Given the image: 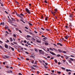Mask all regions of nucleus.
Here are the masks:
<instances>
[{"label":"nucleus","mask_w":75,"mask_h":75,"mask_svg":"<svg viewBox=\"0 0 75 75\" xmlns=\"http://www.w3.org/2000/svg\"><path fill=\"white\" fill-rule=\"evenodd\" d=\"M15 1L16 2V3L17 4H18L19 3H18V2H17V1Z\"/></svg>","instance_id":"nucleus-29"},{"label":"nucleus","mask_w":75,"mask_h":75,"mask_svg":"<svg viewBox=\"0 0 75 75\" xmlns=\"http://www.w3.org/2000/svg\"><path fill=\"white\" fill-rule=\"evenodd\" d=\"M34 50L35 52H38V50L37 49H35Z\"/></svg>","instance_id":"nucleus-22"},{"label":"nucleus","mask_w":75,"mask_h":75,"mask_svg":"<svg viewBox=\"0 0 75 75\" xmlns=\"http://www.w3.org/2000/svg\"><path fill=\"white\" fill-rule=\"evenodd\" d=\"M47 18H47V17L45 18V20H46V21H47V20H48Z\"/></svg>","instance_id":"nucleus-35"},{"label":"nucleus","mask_w":75,"mask_h":75,"mask_svg":"<svg viewBox=\"0 0 75 75\" xmlns=\"http://www.w3.org/2000/svg\"><path fill=\"white\" fill-rule=\"evenodd\" d=\"M34 64H37V62H35L34 63Z\"/></svg>","instance_id":"nucleus-64"},{"label":"nucleus","mask_w":75,"mask_h":75,"mask_svg":"<svg viewBox=\"0 0 75 75\" xmlns=\"http://www.w3.org/2000/svg\"><path fill=\"white\" fill-rule=\"evenodd\" d=\"M50 53L51 54H52V55H56V54H55V53L52 52V51H50Z\"/></svg>","instance_id":"nucleus-5"},{"label":"nucleus","mask_w":75,"mask_h":75,"mask_svg":"<svg viewBox=\"0 0 75 75\" xmlns=\"http://www.w3.org/2000/svg\"><path fill=\"white\" fill-rule=\"evenodd\" d=\"M21 59H24V57H21Z\"/></svg>","instance_id":"nucleus-47"},{"label":"nucleus","mask_w":75,"mask_h":75,"mask_svg":"<svg viewBox=\"0 0 75 75\" xmlns=\"http://www.w3.org/2000/svg\"><path fill=\"white\" fill-rule=\"evenodd\" d=\"M37 42H39V43H41V42L38 40H36Z\"/></svg>","instance_id":"nucleus-20"},{"label":"nucleus","mask_w":75,"mask_h":75,"mask_svg":"<svg viewBox=\"0 0 75 75\" xmlns=\"http://www.w3.org/2000/svg\"><path fill=\"white\" fill-rule=\"evenodd\" d=\"M51 71H52V73H54V70H51Z\"/></svg>","instance_id":"nucleus-59"},{"label":"nucleus","mask_w":75,"mask_h":75,"mask_svg":"<svg viewBox=\"0 0 75 75\" xmlns=\"http://www.w3.org/2000/svg\"><path fill=\"white\" fill-rule=\"evenodd\" d=\"M56 57H61V55L60 54H57Z\"/></svg>","instance_id":"nucleus-42"},{"label":"nucleus","mask_w":75,"mask_h":75,"mask_svg":"<svg viewBox=\"0 0 75 75\" xmlns=\"http://www.w3.org/2000/svg\"><path fill=\"white\" fill-rule=\"evenodd\" d=\"M73 17V16H72V15H69V17Z\"/></svg>","instance_id":"nucleus-27"},{"label":"nucleus","mask_w":75,"mask_h":75,"mask_svg":"<svg viewBox=\"0 0 75 75\" xmlns=\"http://www.w3.org/2000/svg\"><path fill=\"white\" fill-rule=\"evenodd\" d=\"M10 41H11V42H12V41H13V39H12V38H10Z\"/></svg>","instance_id":"nucleus-17"},{"label":"nucleus","mask_w":75,"mask_h":75,"mask_svg":"<svg viewBox=\"0 0 75 75\" xmlns=\"http://www.w3.org/2000/svg\"><path fill=\"white\" fill-rule=\"evenodd\" d=\"M4 12H5V13H6V14H8V12H7L6 11H4Z\"/></svg>","instance_id":"nucleus-58"},{"label":"nucleus","mask_w":75,"mask_h":75,"mask_svg":"<svg viewBox=\"0 0 75 75\" xmlns=\"http://www.w3.org/2000/svg\"><path fill=\"white\" fill-rule=\"evenodd\" d=\"M43 40H47L48 39V38H43Z\"/></svg>","instance_id":"nucleus-18"},{"label":"nucleus","mask_w":75,"mask_h":75,"mask_svg":"<svg viewBox=\"0 0 75 75\" xmlns=\"http://www.w3.org/2000/svg\"><path fill=\"white\" fill-rule=\"evenodd\" d=\"M5 57L6 58H9V56H7V55H5Z\"/></svg>","instance_id":"nucleus-14"},{"label":"nucleus","mask_w":75,"mask_h":75,"mask_svg":"<svg viewBox=\"0 0 75 75\" xmlns=\"http://www.w3.org/2000/svg\"><path fill=\"white\" fill-rule=\"evenodd\" d=\"M5 29H6H6H8V27H7L6 26V27H5Z\"/></svg>","instance_id":"nucleus-49"},{"label":"nucleus","mask_w":75,"mask_h":75,"mask_svg":"<svg viewBox=\"0 0 75 75\" xmlns=\"http://www.w3.org/2000/svg\"><path fill=\"white\" fill-rule=\"evenodd\" d=\"M20 21H22V22H23V23H24L25 24V22L24 21H23V20L22 19H20Z\"/></svg>","instance_id":"nucleus-13"},{"label":"nucleus","mask_w":75,"mask_h":75,"mask_svg":"<svg viewBox=\"0 0 75 75\" xmlns=\"http://www.w3.org/2000/svg\"><path fill=\"white\" fill-rule=\"evenodd\" d=\"M34 61L33 60L31 62V63H32V64H34Z\"/></svg>","instance_id":"nucleus-44"},{"label":"nucleus","mask_w":75,"mask_h":75,"mask_svg":"<svg viewBox=\"0 0 75 75\" xmlns=\"http://www.w3.org/2000/svg\"><path fill=\"white\" fill-rule=\"evenodd\" d=\"M4 46L7 49H8V46H7V45H5Z\"/></svg>","instance_id":"nucleus-9"},{"label":"nucleus","mask_w":75,"mask_h":75,"mask_svg":"<svg viewBox=\"0 0 75 75\" xmlns=\"http://www.w3.org/2000/svg\"><path fill=\"white\" fill-rule=\"evenodd\" d=\"M28 33H29L30 34H31L32 35H33V33H32V32H28Z\"/></svg>","instance_id":"nucleus-40"},{"label":"nucleus","mask_w":75,"mask_h":75,"mask_svg":"<svg viewBox=\"0 0 75 75\" xmlns=\"http://www.w3.org/2000/svg\"><path fill=\"white\" fill-rule=\"evenodd\" d=\"M64 37L65 39H66V40H67L68 39V35H67L66 36H65Z\"/></svg>","instance_id":"nucleus-11"},{"label":"nucleus","mask_w":75,"mask_h":75,"mask_svg":"<svg viewBox=\"0 0 75 75\" xmlns=\"http://www.w3.org/2000/svg\"><path fill=\"white\" fill-rule=\"evenodd\" d=\"M25 9L28 13L29 14H30V13H31V12H30L29 9H28L27 8H25Z\"/></svg>","instance_id":"nucleus-3"},{"label":"nucleus","mask_w":75,"mask_h":75,"mask_svg":"<svg viewBox=\"0 0 75 75\" xmlns=\"http://www.w3.org/2000/svg\"><path fill=\"white\" fill-rule=\"evenodd\" d=\"M8 31H9L10 33H11V30H10L9 29H8Z\"/></svg>","instance_id":"nucleus-33"},{"label":"nucleus","mask_w":75,"mask_h":75,"mask_svg":"<svg viewBox=\"0 0 75 75\" xmlns=\"http://www.w3.org/2000/svg\"><path fill=\"white\" fill-rule=\"evenodd\" d=\"M10 48H11L12 49V50L13 51H14V48H13L11 47H10Z\"/></svg>","instance_id":"nucleus-16"},{"label":"nucleus","mask_w":75,"mask_h":75,"mask_svg":"<svg viewBox=\"0 0 75 75\" xmlns=\"http://www.w3.org/2000/svg\"><path fill=\"white\" fill-rule=\"evenodd\" d=\"M30 68H31L32 69H34V68L32 66H31L30 67Z\"/></svg>","instance_id":"nucleus-36"},{"label":"nucleus","mask_w":75,"mask_h":75,"mask_svg":"<svg viewBox=\"0 0 75 75\" xmlns=\"http://www.w3.org/2000/svg\"><path fill=\"white\" fill-rule=\"evenodd\" d=\"M70 60H71L72 61H74V59H72V58H70Z\"/></svg>","instance_id":"nucleus-30"},{"label":"nucleus","mask_w":75,"mask_h":75,"mask_svg":"<svg viewBox=\"0 0 75 75\" xmlns=\"http://www.w3.org/2000/svg\"><path fill=\"white\" fill-rule=\"evenodd\" d=\"M68 61L69 63H72V62L71 61L69 60Z\"/></svg>","instance_id":"nucleus-31"},{"label":"nucleus","mask_w":75,"mask_h":75,"mask_svg":"<svg viewBox=\"0 0 75 75\" xmlns=\"http://www.w3.org/2000/svg\"><path fill=\"white\" fill-rule=\"evenodd\" d=\"M5 32L6 33H7L8 34H9V33H8L7 31H6Z\"/></svg>","instance_id":"nucleus-48"},{"label":"nucleus","mask_w":75,"mask_h":75,"mask_svg":"<svg viewBox=\"0 0 75 75\" xmlns=\"http://www.w3.org/2000/svg\"><path fill=\"white\" fill-rule=\"evenodd\" d=\"M6 68H7L8 69V68H9V67H8V66H6Z\"/></svg>","instance_id":"nucleus-62"},{"label":"nucleus","mask_w":75,"mask_h":75,"mask_svg":"<svg viewBox=\"0 0 75 75\" xmlns=\"http://www.w3.org/2000/svg\"><path fill=\"white\" fill-rule=\"evenodd\" d=\"M28 23H29V25H31V26L32 25H33L31 23H30V22H29Z\"/></svg>","instance_id":"nucleus-34"},{"label":"nucleus","mask_w":75,"mask_h":75,"mask_svg":"<svg viewBox=\"0 0 75 75\" xmlns=\"http://www.w3.org/2000/svg\"><path fill=\"white\" fill-rule=\"evenodd\" d=\"M49 49L50 50H51V51H54V50H53L51 48H50Z\"/></svg>","instance_id":"nucleus-39"},{"label":"nucleus","mask_w":75,"mask_h":75,"mask_svg":"<svg viewBox=\"0 0 75 75\" xmlns=\"http://www.w3.org/2000/svg\"><path fill=\"white\" fill-rule=\"evenodd\" d=\"M24 30L25 31H26L27 33H28V30Z\"/></svg>","instance_id":"nucleus-60"},{"label":"nucleus","mask_w":75,"mask_h":75,"mask_svg":"<svg viewBox=\"0 0 75 75\" xmlns=\"http://www.w3.org/2000/svg\"><path fill=\"white\" fill-rule=\"evenodd\" d=\"M51 13L53 14V16H55V14L54 13H56V11H55L54 12L51 11Z\"/></svg>","instance_id":"nucleus-4"},{"label":"nucleus","mask_w":75,"mask_h":75,"mask_svg":"<svg viewBox=\"0 0 75 75\" xmlns=\"http://www.w3.org/2000/svg\"><path fill=\"white\" fill-rule=\"evenodd\" d=\"M6 72L7 73H12V72H13V71H12L11 70H10V71H6Z\"/></svg>","instance_id":"nucleus-6"},{"label":"nucleus","mask_w":75,"mask_h":75,"mask_svg":"<svg viewBox=\"0 0 75 75\" xmlns=\"http://www.w3.org/2000/svg\"><path fill=\"white\" fill-rule=\"evenodd\" d=\"M66 52H66V51H64L63 50V51L62 52V53H63V54H65L66 53Z\"/></svg>","instance_id":"nucleus-15"},{"label":"nucleus","mask_w":75,"mask_h":75,"mask_svg":"<svg viewBox=\"0 0 75 75\" xmlns=\"http://www.w3.org/2000/svg\"><path fill=\"white\" fill-rule=\"evenodd\" d=\"M66 71H67V72H68L69 71H71V70H68V69H66Z\"/></svg>","instance_id":"nucleus-24"},{"label":"nucleus","mask_w":75,"mask_h":75,"mask_svg":"<svg viewBox=\"0 0 75 75\" xmlns=\"http://www.w3.org/2000/svg\"><path fill=\"white\" fill-rule=\"evenodd\" d=\"M53 49L54 50V51H57V50H56L55 49L53 48Z\"/></svg>","instance_id":"nucleus-41"},{"label":"nucleus","mask_w":75,"mask_h":75,"mask_svg":"<svg viewBox=\"0 0 75 75\" xmlns=\"http://www.w3.org/2000/svg\"><path fill=\"white\" fill-rule=\"evenodd\" d=\"M39 62H40V63H42V61H41V60H39Z\"/></svg>","instance_id":"nucleus-63"},{"label":"nucleus","mask_w":75,"mask_h":75,"mask_svg":"<svg viewBox=\"0 0 75 75\" xmlns=\"http://www.w3.org/2000/svg\"><path fill=\"white\" fill-rule=\"evenodd\" d=\"M27 37H29V38H30V37H31V36L29 35H27Z\"/></svg>","instance_id":"nucleus-43"},{"label":"nucleus","mask_w":75,"mask_h":75,"mask_svg":"<svg viewBox=\"0 0 75 75\" xmlns=\"http://www.w3.org/2000/svg\"><path fill=\"white\" fill-rule=\"evenodd\" d=\"M13 36L14 37H16V35L15 34H13Z\"/></svg>","instance_id":"nucleus-51"},{"label":"nucleus","mask_w":75,"mask_h":75,"mask_svg":"<svg viewBox=\"0 0 75 75\" xmlns=\"http://www.w3.org/2000/svg\"><path fill=\"white\" fill-rule=\"evenodd\" d=\"M47 51L48 52V51H50V50L49 49V48H47Z\"/></svg>","instance_id":"nucleus-37"},{"label":"nucleus","mask_w":75,"mask_h":75,"mask_svg":"<svg viewBox=\"0 0 75 75\" xmlns=\"http://www.w3.org/2000/svg\"><path fill=\"white\" fill-rule=\"evenodd\" d=\"M41 29H42V30H43L44 31L45 30L44 28H41Z\"/></svg>","instance_id":"nucleus-56"},{"label":"nucleus","mask_w":75,"mask_h":75,"mask_svg":"<svg viewBox=\"0 0 75 75\" xmlns=\"http://www.w3.org/2000/svg\"><path fill=\"white\" fill-rule=\"evenodd\" d=\"M18 31H19V32H20V33H22V32H21V31L20 30H18Z\"/></svg>","instance_id":"nucleus-50"},{"label":"nucleus","mask_w":75,"mask_h":75,"mask_svg":"<svg viewBox=\"0 0 75 75\" xmlns=\"http://www.w3.org/2000/svg\"><path fill=\"white\" fill-rule=\"evenodd\" d=\"M61 68H62V69H63L64 70H65V68L63 67H62Z\"/></svg>","instance_id":"nucleus-38"},{"label":"nucleus","mask_w":75,"mask_h":75,"mask_svg":"<svg viewBox=\"0 0 75 75\" xmlns=\"http://www.w3.org/2000/svg\"><path fill=\"white\" fill-rule=\"evenodd\" d=\"M39 52L41 54H43V55H44V51H42L41 50H39Z\"/></svg>","instance_id":"nucleus-1"},{"label":"nucleus","mask_w":75,"mask_h":75,"mask_svg":"<svg viewBox=\"0 0 75 75\" xmlns=\"http://www.w3.org/2000/svg\"><path fill=\"white\" fill-rule=\"evenodd\" d=\"M57 45H59L60 46H62V44H61V43H57Z\"/></svg>","instance_id":"nucleus-10"},{"label":"nucleus","mask_w":75,"mask_h":75,"mask_svg":"<svg viewBox=\"0 0 75 75\" xmlns=\"http://www.w3.org/2000/svg\"><path fill=\"white\" fill-rule=\"evenodd\" d=\"M65 27H66V28H67V29H68V28H69V27H68V26H65Z\"/></svg>","instance_id":"nucleus-32"},{"label":"nucleus","mask_w":75,"mask_h":75,"mask_svg":"<svg viewBox=\"0 0 75 75\" xmlns=\"http://www.w3.org/2000/svg\"><path fill=\"white\" fill-rule=\"evenodd\" d=\"M11 20L13 21H16V20L13 18H11Z\"/></svg>","instance_id":"nucleus-12"},{"label":"nucleus","mask_w":75,"mask_h":75,"mask_svg":"<svg viewBox=\"0 0 75 75\" xmlns=\"http://www.w3.org/2000/svg\"><path fill=\"white\" fill-rule=\"evenodd\" d=\"M18 74H19V75H23V74H21V73H18Z\"/></svg>","instance_id":"nucleus-61"},{"label":"nucleus","mask_w":75,"mask_h":75,"mask_svg":"<svg viewBox=\"0 0 75 75\" xmlns=\"http://www.w3.org/2000/svg\"><path fill=\"white\" fill-rule=\"evenodd\" d=\"M32 40H34V41L35 40V39L33 38H32Z\"/></svg>","instance_id":"nucleus-53"},{"label":"nucleus","mask_w":75,"mask_h":75,"mask_svg":"<svg viewBox=\"0 0 75 75\" xmlns=\"http://www.w3.org/2000/svg\"><path fill=\"white\" fill-rule=\"evenodd\" d=\"M15 12H16V15L19 17H21V16L20 15H19L18 14L17 12H16V11H15Z\"/></svg>","instance_id":"nucleus-7"},{"label":"nucleus","mask_w":75,"mask_h":75,"mask_svg":"<svg viewBox=\"0 0 75 75\" xmlns=\"http://www.w3.org/2000/svg\"><path fill=\"white\" fill-rule=\"evenodd\" d=\"M70 25H69V29H70L71 30H72V27H73V25L71 24V23L70 24Z\"/></svg>","instance_id":"nucleus-2"},{"label":"nucleus","mask_w":75,"mask_h":75,"mask_svg":"<svg viewBox=\"0 0 75 75\" xmlns=\"http://www.w3.org/2000/svg\"><path fill=\"white\" fill-rule=\"evenodd\" d=\"M23 42H25V43H26L27 42V41L25 40Z\"/></svg>","instance_id":"nucleus-55"},{"label":"nucleus","mask_w":75,"mask_h":75,"mask_svg":"<svg viewBox=\"0 0 75 75\" xmlns=\"http://www.w3.org/2000/svg\"><path fill=\"white\" fill-rule=\"evenodd\" d=\"M7 41H5L6 42H10V41L8 40L7 39L6 40Z\"/></svg>","instance_id":"nucleus-23"},{"label":"nucleus","mask_w":75,"mask_h":75,"mask_svg":"<svg viewBox=\"0 0 75 75\" xmlns=\"http://www.w3.org/2000/svg\"><path fill=\"white\" fill-rule=\"evenodd\" d=\"M54 11H56V12H57V9H54Z\"/></svg>","instance_id":"nucleus-57"},{"label":"nucleus","mask_w":75,"mask_h":75,"mask_svg":"<svg viewBox=\"0 0 75 75\" xmlns=\"http://www.w3.org/2000/svg\"><path fill=\"white\" fill-rule=\"evenodd\" d=\"M33 67H35L36 68H38V66L36 65H33Z\"/></svg>","instance_id":"nucleus-19"},{"label":"nucleus","mask_w":75,"mask_h":75,"mask_svg":"<svg viewBox=\"0 0 75 75\" xmlns=\"http://www.w3.org/2000/svg\"><path fill=\"white\" fill-rule=\"evenodd\" d=\"M25 28H26V29H27V30H28V28H27V27L26 26L25 27Z\"/></svg>","instance_id":"nucleus-46"},{"label":"nucleus","mask_w":75,"mask_h":75,"mask_svg":"<svg viewBox=\"0 0 75 75\" xmlns=\"http://www.w3.org/2000/svg\"><path fill=\"white\" fill-rule=\"evenodd\" d=\"M25 53H26V54H29V53H28L27 52H25Z\"/></svg>","instance_id":"nucleus-52"},{"label":"nucleus","mask_w":75,"mask_h":75,"mask_svg":"<svg viewBox=\"0 0 75 75\" xmlns=\"http://www.w3.org/2000/svg\"><path fill=\"white\" fill-rule=\"evenodd\" d=\"M58 51H59V52L60 53H61L62 52L63 50H61V49H59L58 50Z\"/></svg>","instance_id":"nucleus-8"},{"label":"nucleus","mask_w":75,"mask_h":75,"mask_svg":"<svg viewBox=\"0 0 75 75\" xmlns=\"http://www.w3.org/2000/svg\"><path fill=\"white\" fill-rule=\"evenodd\" d=\"M48 43L47 42H45V45H48Z\"/></svg>","instance_id":"nucleus-28"},{"label":"nucleus","mask_w":75,"mask_h":75,"mask_svg":"<svg viewBox=\"0 0 75 75\" xmlns=\"http://www.w3.org/2000/svg\"><path fill=\"white\" fill-rule=\"evenodd\" d=\"M20 15L21 16H23V17H24V14L21 13L20 14Z\"/></svg>","instance_id":"nucleus-26"},{"label":"nucleus","mask_w":75,"mask_h":75,"mask_svg":"<svg viewBox=\"0 0 75 75\" xmlns=\"http://www.w3.org/2000/svg\"><path fill=\"white\" fill-rule=\"evenodd\" d=\"M44 2L45 3H47V1L46 0H45Z\"/></svg>","instance_id":"nucleus-45"},{"label":"nucleus","mask_w":75,"mask_h":75,"mask_svg":"<svg viewBox=\"0 0 75 75\" xmlns=\"http://www.w3.org/2000/svg\"><path fill=\"white\" fill-rule=\"evenodd\" d=\"M13 42L14 44H17V43L16 42Z\"/></svg>","instance_id":"nucleus-54"},{"label":"nucleus","mask_w":75,"mask_h":75,"mask_svg":"<svg viewBox=\"0 0 75 75\" xmlns=\"http://www.w3.org/2000/svg\"><path fill=\"white\" fill-rule=\"evenodd\" d=\"M69 20H70L71 21H73V19H72H72L71 18H69Z\"/></svg>","instance_id":"nucleus-25"},{"label":"nucleus","mask_w":75,"mask_h":75,"mask_svg":"<svg viewBox=\"0 0 75 75\" xmlns=\"http://www.w3.org/2000/svg\"><path fill=\"white\" fill-rule=\"evenodd\" d=\"M54 62L55 63H57V62H58V61H57V60L56 59L54 60Z\"/></svg>","instance_id":"nucleus-21"}]
</instances>
